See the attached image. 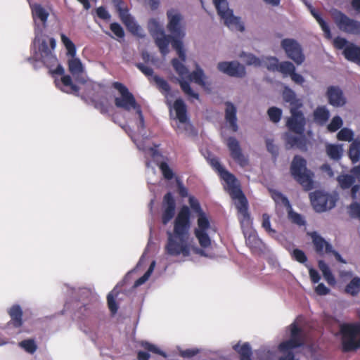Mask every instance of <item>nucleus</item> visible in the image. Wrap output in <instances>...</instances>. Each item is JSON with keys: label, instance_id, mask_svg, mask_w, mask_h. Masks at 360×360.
Segmentation results:
<instances>
[{"label": "nucleus", "instance_id": "obj_4", "mask_svg": "<svg viewBox=\"0 0 360 360\" xmlns=\"http://www.w3.org/2000/svg\"><path fill=\"white\" fill-rule=\"evenodd\" d=\"M34 21V38L30 45L31 56L26 60L32 65L35 70L42 66L51 68L57 62V57L54 53L56 46V40L53 37L49 38L44 34L49 15L46 10L40 4H34L32 8Z\"/></svg>", "mask_w": 360, "mask_h": 360}, {"label": "nucleus", "instance_id": "obj_2", "mask_svg": "<svg viewBox=\"0 0 360 360\" xmlns=\"http://www.w3.org/2000/svg\"><path fill=\"white\" fill-rule=\"evenodd\" d=\"M168 19L167 30L172 34V46L176 51L179 57L182 62L178 59L172 60V65L179 76L178 79L182 91L191 98H199L198 94L195 93L190 86L191 82H194L203 88L206 87L205 81V75L203 70L195 65L196 70L190 73L188 70L183 64L186 60V52L184 49L182 39L185 36V31L181 25L182 15L175 9H169L167 12Z\"/></svg>", "mask_w": 360, "mask_h": 360}, {"label": "nucleus", "instance_id": "obj_25", "mask_svg": "<svg viewBox=\"0 0 360 360\" xmlns=\"http://www.w3.org/2000/svg\"><path fill=\"white\" fill-rule=\"evenodd\" d=\"M8 314L11 316V321L8 323V326H13L14 328H20L23 324L22 309L19 304L13 305Z\"/></svg>", "mask_w": 360, "mask_h": 360}, {"label": "nucleus", "instance_id": "obj_62", "mask_svg": "<svg viewBox=\"0 0 360 360\" xmlns=\"http://www.w3.org/2000/svg\"><path fill=\"white\" fill-rule=\"evenodd\" d=\"M267 150L274 155H276L278 153L277 147L273 143V141L270 139L266 141Z\"/></svg>", "mask_w": 360, "mask_h": 360}, {"label": "nucleus", "instance_id": "obj_48", "mask_svg": "<svg viewBox=\"0 0 360 360\" xmlns=\"http://www.w3.org/2000/svg\"><path fill=\"white\" fill-rule=\"evenodd\" d=\"M342 124L343 121L342 118L340 116H335L328 125V129L331 132H334L339 129Z\"/></svg>", "mask_w": 360, "mask_h": 360}, {"label": "nucleus", "instance_id": "obj_30", "mask_svg": "<svg viewBox=\"0 0 360 360\" xmlns=\"http://www.w3.org/2000/svg\"><path fill=\"white\" fill-rule=\"evenodd\" d=\"M330 117V112L325 106L318 107L314 112V121L319 124H325Z\"/></svg>", "mask_w": 360, "mask_h": 360}, {"label": "nucleus", "instance_id": "obj_50", "mask_svg": "<svg viewBox=\"0 0 360 360\" xmlns=\"http://www.w3.org/2000/svg\"><path fill=\"white\" fill-rule=\"evenodd\" d=\"M268 115L272 122H278L281 120L282 111L278 108L272 107L269 109Z\"/></svg>", "mask_w": 360, "mask_h": 360}, {"label": "nucleus", "instance_id": "obj_5", "mask_svg": "<svg viewBox=\"0 0 360 360\" xmlns=\"http://www.w3.org/2000/svg\"><path fill=\"white\" fill-rule=\"evenodd\" d=\"M207 160L225 181L224 188L234 201L238 212V218L245 237L246 244L252 250L260 249L262 242L258 238L256 231L252 229V221L248 212V200L240 190L237 179L233 174L224 169L217 158L209 157Z\"/></svg>", "mask_w": 360, "mask_h": 360}, {"label": "nucleus", "instance_id": "obj_14", "mask_svg": "<svg viewBox=\"0 0 360 360\" xmlns=\"http://www.w3.org/2000/svg\"><path fill=\"white\" fill-rule=\"evenodd\" d=\"M148 27L161 53L163 56H166L169 53L170 36L165 34L162 25L155 18H152L148 21Z\"/></svg>", "mask_w": 360, "mask_h": 360}, {"label": "nucleus", "instance_id": "obj_32", "mask_svg": "<svg viewBox=\"0 0 360 360\" xmlns=\"http://www.w3.org/2000/svg\"><path fill=\"white\" fill-rule=\"evenodd\" d=\"M120 294L118 287L116 286L114 288V289L108 295L107 300H108V305L109 307L110 311L112 314H115L117 313L118 309V305L116 302V300L118 297V295Z\"/></svg>", "mask_w": 360, "mask_h": 360}, {"label": "nucleus", "instance_id": "obj_44", "mask_svg": "<svg viewBox=\"0 0 360 360\" xmlns=\"http://www.w3.org/2000/svg\"><path fill=\"white\" fill-rule=\"evenodd\" d=\"M354 132L352 129L347 127L342 128L337 134V138L340 141H351L354 138Z\"/></svg>", "mask_w": 360, "mask_h": 360}, {"label": "nucleus", "instance_id": "obj_53", "mask_svg": "<svg viewBox=\"0 0 360 360\" xmlns=\"http://www.w3.org/2000/svg\"><path fill=\"white\" fill-rule=\"evenodd\" d=\"M189 204L192 210L196 213V216H199L201 213H205L201 208L200 205L197 199L193 196L189 198Z\"/></svg>", "mask_w": 360, "mask_h": 360}, {"label": "nucleus", "instance_id": "obj_3", "mask_svg": "<svg viewBox=\"0 0 360 360\" xmlns=\"http://www.w3.org/2000/svg\"><path fill=\"white\" fill-rule=\"evenodd\" d=\"M60 39L67 51L66 55L70 57L68 60V65L71 75L65 74L63 66L58 61L51 68H48L49 74L54 78V82L58 89L66 94L80 97L84 103L89 105L90 96L79 94L81 89L79 85H85L88 77L81 60L76 57V46L70 38L63 33L60 34Z\"/></svg>", "mask_w": 360, "mask_h": 360}, {"label": "nucleus", "instance_id": "obj_23", "mask_svg": "<svg viewBox=\"0 0 360 360\" xmlns=\"http://www.w3.org/2000/svg\"><path fill=\"white\" fill-rule=\"evenodd\" d=\"M338 181L340 185V186L342 189H347L350 187H352L351 192H352V197L354 199L356 198L357 193L360 190V186L359 185H353L355 182V178L353 176V174H342L340 175L338 177Z\"/></svg>", "mask_w": 360, "mask_h": 360}, {"label": "nucleus", "instance_id": "obj_47", "mask_svg": "<svg viewBox=\"0 0 360 360\" xmlns=\"http://www.w3.org/2000/svg\"><path fill=\"white\" fill-rule=\"evenodd\" d=\"M288 217L292 220V221L300 226L304 225L305 224V221L303 217L300 214L295 212L292 210L291 206L288 208Z\"/></svg>", "mask_w": 360, "mask_h": 360}, {"label": "nucleus", "instance_id": "obj_43", "mask_svg": "<svg viewBox=\"0 0 360 360\" xmlns=\"http://www.w3.org/2000/svg\"><path fill=\"white\" fill-rule=\"evenodd\" d=\"M156 262L155 261H153L148 269V271L144 274L143 276L139 278L134 283V287H139L146 283L150 276H151L154 269L155 267Z\"/></svg>", "mask_w": 360, "mask_h": 360}, {"label": "nucleus", "instance_id": "obj_18", "mask_svg": "<svg viewBox=\"0 0 360 360\" xmlns=\"http://www.w3.org/2000/svg\"><path fill=\"white\" fill-rule=\"evenodd\" d=\"M313 243L315 246L316 251L323 255L324 253L329 254L333 253L336 259L342 263H346L345 260L341 257V255L333 249L332 245L326 241L320 235L316 232H313L311 234Z\"/></svg>", "mask_w": 360, "mask_h": 360}, {"label": "nucleus", "instance_id": "obj_58", "mask_svg": "<svg viewBox=\"0 0 360 360\" xmlns=\"http://www.w3.org/2000/svg\"><path fill=\"white\" fill-rule=\"evenodd\" d=\"M137 68L146 76H153V70L151 68L146 66L143 64L139 63L136 65Z\"/></svg>", "mask_w": 360, "mask_h": 360}, {"label": "nucleus", "instance_id": "obj_36", "mask_svg": "<svg viewBox=\"0 0 360 360\" xmlns=\"http://www.w3.org/2000/svg\"><path fill=\"white\" fill-rule=\"evenodd\" d=\"M283 98L285 102L290 103L291 105L298 107L302 105V103L296 99L295 92L288 87L285 88L283 92Z\"/></svg>", "mask_w": 360, "mask_h": 360}, {"label": "nucleus", "instance_id": "obj_40", "mask_svg": "<svg viewBox=\"0 0 360 360\" xmlns=\"http://www.w3.org/2000/svg\"><path fill=\"white\" fill-rule=\"evenodd\" d=\"M279 64L276 57L264 58L262 60V65H264L270 71H278Z\"/></svg>", "mask_w": 360, "mask_h": 360}, {"label": "nucleus", "instance_id": "obj_19", "mask_svg": "<svg viewBox=\"0 0 360 360\" xmlns=\"http://www.w3.org/2000/svg\"><path fill=\"white\" fill-rule=\"evenodd\" d=\"M290 112L291 117L287 122L288 127L290 131L302 134L305 125V119L302 112L294 107L291 108Z\"/></svg>", "mask_w": 360, "mask_h": 360}, {"label": "nucleus", "instance_id": "obj_60", "mask_svg": "<svg viewBox=\"0 0 360 360\" xmlns=\"http://www.w3.org/2000/svg\"><path fill=\"white\" fill-rule=\"evenodd\" d=\"M199 352V350L197 349H188L186 350H182L180 352V354L181 356L185 358H190Z\"/></svg>", "mask_w": 360, "mask_h": 360}, {"label": "nucleus", "instance_id": "obj_41", "mask_svg": "<svg viewBox=\"0 0 360 360\" xmlns=\"http://www.w3.org/2000/svg\"><path fill=\"white\" fill-rule=\"evenodd\" d=\"M358 141H353L350 146L349 155L352 162H357L360 159V145Z\"/></svg>", "mask_w": 360, "mask_h": 360}, {"label": "nucleus", "instance_id": "obj_38", "mask_svg": "<svg viewBox=\"0 0 360 360\" xmlns=\"http://www.w3.org/2000/svg\"><path fill=\"white\" fill-rule=\"evenodd\" d=\"M295 71V65L289 61H284L279 64L278 72H280L283 77L291 76Z\"/></svg>", "mask_w": 360, "mask_h": 360}, {"label": "nucleus", "instance_id": "obj_64", "mask_svg": "<svg viewBox=\"0 0 360 360\" xmlns=\"http://www.w3.org/2000/svg\"><path fill=\"white\" fill-rule=\"evenodd\" d=\"M290 77L292 80L296 84H302L304 82V77L301 75L296 73L295 71L293 72Z\"/></svg>", "mask_w": 360, "mask_h": 360}, {"label": "nucleus", "instance_id": "obj_16", "mask_svg": "<svg viewBox=\"0 0 360 360\" xmlns=\"http://www.w3.org/2000/svg\"><path fill=\"white\" fill-rule=\"evenodd\" d=\"M281 47L284 49L287 56L292 60L297 65L304 60V56L298 42L292 39H285L281 41Z\"/></svg>", "mask_w": 360, "mask_h": 360}, {"label": "nucleus", "instance_id": "obj_63", "mask_svg": "<svg viewBox=\"0 0 360 360\" xmlns=\"http://www.w3.org/2000/svg\"><path fill=\"white\" fill-rule=\"evenodd\" d=\"M309 271L311 281L314 283H318L321 278L319 272L312 268H309Z\"/></svg>", "mask_w": 360, "mask_h": 360}, {"label": "nucleus", "instance_id": "obj_24", "mask_svg": "<svg viewBox=\"0 0 360 360\" xmlns=\"http://www.w3.org/2000/svg\"><path fill=\"white\" fill-rule=\"evenodd\" d=\"M327 96L329 103L333 106H342L346 103V99L343 95V93L342 90L338 87H328L327 91Z\"/></svg>", "mask_w": 360, "mask_h": 360}, {"label": "nucleus", "instance_id": "obj_28", "mask_svg": "<svg viewBox=\"0 0 360 360\" xmlns=\"http://www.w3.org/2000/svg\"><path fill=\"white\" fill-rule=\"evenodd\" d=\"M343 54L348 60L360 64V47L350 43L345 47Z\"/></svg>", "mask_w": 360, "mask_h": 360}, {"label": "nucleus", "instance_id": "obj_61", "mask_svg": "<svg viewBox=\"0 0 360 360\" xmlns=\"http://www.w3.org/2000/svg\"><path fill=\"white\" fill-rule=\"evenodd\" d=\"M315 291L319 295H326L329 293L330 290L323 283H319L316 287Z\"/></svg>", "mask_w": 360, "mask_h": 360}, {"label": "nucleus", "instance_id": "obj_57", "mask_svg": "<svg viewBox=\"0 0 360 360\" xmlns=\"http://www.w3.org/2000/svg\"><path fill=\"white\" fill-rule=\"evenodd\" d=\"M112 3L116 8L117 12L119 13L120 17L122 13H126L129 12L127 8L124 6V4L122 0H112Z\"/></svg>", "mask_w": 360, "mask_h": 360}, {"label": "nucleus", "instance_id": "obj_29", "mask_svg": "<svg viewBox=\"0 0 360 360\" xmlns=\"http://www.w3.org/2000/svg\"><path fill=\"white\" fill-rule=\"evenodd\" d=\"M307 7L309 8L311 14L314 17L320 27H321L323 32H324L325 37L328 39H331L332 34L330 32V27L327 22L323 19L321 14L316 11L311 5L306 4Z\"/></svg>", "mask_w": 360, "mask_h": 360}, {"label": "nucleus", "instance_id": "obj_8", "mask_svg": "<svg viewBox=\"0 0 360 360\" xmlns=\"http://www.w3.org/2000/svg\"><path fill=\"white\" fill-rule=\"evenodd\" d=\"M133 141L136 145L139 150L143 151L146 159V167L152 173L155 172V169L151 166L152 162L158 165L162 172L165 179L170 180L174 176L172 169L165 161L164 157L159 153L156 146H152L150 140L146 138H136L131 136Z\"/></svg>", "mask_w": 360, "mask_h": 360}, {"label": "nucleus", "instance_id": "obj_21", "mask_svg": "<svg viewBox=\"0 0 360 360\" xmlns=\"http://www.w3.org/2000/svg\"><path fill=\"white\" fill-rule=\"evenodd\" d=\"M175 201L170 193H167L163 199L162 221L166 225L175 214Z\"/></svg>", "mask_w": 360, "mask_h": 360}, {"label": "nucleus", "instance_id": "obj_54", "mask_svg": "<svg viewBox=\"0 0 360 360\" xmlns=\"http://www.w3.org/2000/svg\"><path fill=\"white\" fill-rule=\"evenodd\" d=\"M292 257L297 262L300 263H304L307 262V257L304 252L299 249H294L291 252Z\"/></svg>", "mask_w": 360, "mask_h": 360}, {"label": "nucleus", "instance_id": "obj_37", "mask_svg": "<svg viewBox=\"0 0 360 360\" xmlns=\"http://www.w3.org/2000/svg\"><path fill=\"white\" fill-rule=\"evenodd\" d=\"M240 57L248 65H253L255 67L262 66V60L251 53H243L240 55Z\"/></svg>", "mask_w": 360, "mask_h": 360}, {"label": "nucleus", "instance_id": "obj_35", "mask_svg": "<svg viewBox=\"0 0 360 360\" xmlns=\"http://www.w3.org/2000/svg\"><path fill=\"white\" fill-rule=\"evenodd\" d=\"M233 349L240 354V360H252L250 359L252 354L251 347L248 343L245 342L241 347H239L238 345H235Z\"/></svg>", "mask_w": 360, "mask_h": 360}, {"label": "nucleus", "instance_id": "obj_56", "mask_svg": "<svg viewBox=\"0 0 360 360\" xmlns=\"http://www.w3.org/2000/svg\"><path fill=\"white\" fill-rule=\"evenodd\" d=\"M95 108L99 110L101 113L105 114L109 112L110 105L106 100H104L96 103L95 104Z\"/></svg>", "mask_w": 360, "mask_h": 360}, {"label": "nucleus", "instance_id": "obj_17", "mask_svg": "<svg viewBox=\"0 0 360 360\" xmlns=\"http://www.w3.org/2000/svg\"><path fill=\"white\" fill-rule=\"evenodd\" d=\"M289 329L290 330V340L281 342L278 346L279 350L283 352L301 347L304 344L302 332L297 326L296 322L292 323L289 326Z\"/></svg>", "mask_w": 360, "mask_h": 360}, {"label": "nucleus", "instance_id": "obj_15", "mask_svg": "<svg viewBox=\"0 0 360 360\" xmlns=\"http://www.w3.org/2000/svg\"><path fill=\"white\" fill-rule=\"evenodd\" d=\"M333 16L335 23L341 31L354 35L360 34L359 21L351 19L338 11L333 12Z\"/></svg>", "mask_w": 360, "mask_h": 360}, {"label": "nucleus", "instance_id": "obj_9", "mask_svg": "<svg viewBox=\"0 0 360 360\" xmlns=\"http://www.w3.org/2000/svg\"><path fill=\"white\" fill-rule=\"evenodd\" d=\"M113 87L119 92V95L115 98V104L117 108H122L127 111L134 110L138 115L139 121L138 128L144 127V119L140 105L136 102L134 95L129 91L127 87L120 82L113 83Z\"/></svg>", "mask_w": 360, "mask_h": 360}, {"label": "nucleus", "instance_id": "obj_27", "mask_svg": "<svg viewBox=\"0 0 360 360\" xmlns=\"http://www.w3.org/2000/svg\"><path fill=\"white\" fill-rule=\"evenodd\" d=\"M225 117L233 131L238 130L236 108L231 103H226Z\"/></svg>", "mask_w": 360, "mask_h": 360}, {"label": "nucleus", "instance_id": "obj_12", "mask_svg": "<svg viewBox=\"0 0 360 360\" xmlns=\"http://www.w3.org/2000/svg\"><path fill=\"white\" fill-rule=\"evenodd\" d=\"M217 13L224 24L231 30L243 31L244 26L240 19L235 16L233 11L229 8L226 0H213Z\"/></svg>", "mask_w": 360, "mask_h": 360}, {"label": "nucleus", "instance_id": "obj_7", "mask_svg": "<svg viewBox=\"0 0 360 360\" xmlns=\"http://www.w3.org/2000/svg\"><path fill=\"white\" fill-rule=\"evenodd\" d=\"M153 80L155 82L160 91L165 94L167 104L169 107L170 116L173 120L172 126L178 134H189L192 130V125L190 123L187 115L186 105L182 99H176L172 105L168 96L170 92V87L168 83L162 78L154 75Z\"/></svg>", "mask_w": 360, "mask_h": 360}, {"label": "nucleus", "instance_id": "obj_49", "mask_svg": "<svg viewBox=\"0 0 360 360\" xmlns=\"http://www.w3.org/2000/svg\"><path fill=\"white\" fill-rule=\"evenodd\" d=\"M141 345L143 348H145L146 349L150 352L160 354L164 357H166V354L155 345L150 344L148 342H142Z\"/></svg>", "mask_w": 360, "mask_h": 360}, {"label": "nucleus", "instance_id": "obj_1", "mask_svg": "<svg viewBox=\"0 0 360 360\" xmlns=\"http://www.w3.org/2000/svg\"><path fill=\"white\" fill-rule=\"evenodd\" d=\"M197 226L194 234L202 248L193 245V238L190 235V210L187 206L181 207L174 221L172 231H168L167 242L165 245L167 253L172 256L182 255L188 257L191 250L200 256L212 258L214 255L205 249L211 246V236L216 232L211 224L210 219L206 213L196 216Z\"/></svg>", "mask_w": 360, "mask_h": 360}, {"label": "nucleus", "instance_id": "obj_39", "mask_svg": "<svg viewBox=\"0 0 360 360\" xmlns=\"http://www.w3.org/2000/svg\"><path fill=\"white\" fill-rule=\"evenodd\" d=\"M271 197L276 205H283L287 209L291 206L288 198L281 193L276 191H271Z\"/></svg>", "mask_w": 360, "mask_h": 360}, {"label": "nucleus", "instance_id": "obj_22", "mask_svg": "<svg viewBox=\"0 0 360 360\" xmlns=\"http://www.w3.org/2000/svg\"><path fill=\"white\" fill-rule=\"evenodd\" d=\"M227 146L231 152V157L242 167L248 164V160L241 153L239 142L233 137L227 140Z\"/></svg>", "mask_w": 360, "mask_h": 360}, {"label": "nucleus", "instance_id": "obj_52", "mask_svg": "<svg viewBox=\"0 0 360 360\" xmlns=\"http://www.w3.org/2000/svg\"><path fill=\"white\" fill-rule=\"evenodd\" d=\"M348 212L351 217L360 219V204L356 202L352 203L348 207Z\"/></svg>", "mask_w": 360, "mask_h": 360}, {"label": "nucleus", "instance_id": "obj_6", "mask_svg": "<svg viewBox=\"0 0 360 360\" xmlns=\"http://www.w3.org/2000/svg\"><path fill=\"white\" fill-rule=\"evenodd\" d=\"M68 298L64 309L72 314L79 329L85 335L90 332V289L87 288H71L66 285Z\"/></svg>", "mask_w": 360, "mask_h": 360}, {"label": "nucleus", "instance_id": "obj_42", "mask_svg": "<svg viewBox=\"0 0 360 360\" xmlns=\"http://www.w3.org/2000/svg\"><path fill=\"white\" fill-rule=\"evenodd\" d=\"M360 291V278H354L346 287V292L352 295L358 294Z\"/></svg>", "mask_w": 360, "mask_h": 360}, {"label": "nucleus", "instance_id": "obj_46", "mask_svg": "<svg viewBox=\"0 0 360 360\" xmlns=\"http://www.w3.org/2000/svg\"><path fill=\"white\" fill-rule=\"evenodd\" d=\"M303 141V137L300 136H293L288 134H286V142L287 144L291 147L297 146L302 150L304 149V146L302 145V141Z\"/></svg>", "mask_w": 360, "mask_h": 360}, {"label": "nucleus", "instance_id": "obj_45", "mask_svg": "<svg viewBox=\"0 0 360 360\" xmlns=\"http://www.w3.org/2000/svg\"><path fill=\"white\" fill-rule=\"evenodd\" d=\"M262 227L265 229V231L271 236V237H276V230L273 229L271 227V222H270V217L267 214H264L262 215Z\"/></svg>", "mask_w": 360, "mask_h": 360}, {"label": "nucleus", "instance_id": "obj_59", "mask_svg": "<svg viewBox=\"0 0 360 360\" xmlns=\"http://www.w3.org/2000/svg\"><path fill=\"white\" fill-rule=\"evenodd\" d=\"M97 15L103 20H108L110 18V15L108 11L103 7H99L96 10Z\"/></svg>", "mask_w": 360, "mask_h": 360}, {"label": "nucleus", "instance_id": "obj_11", "mask_svg": "<svg viewBox=\"0 0 360 360\" xmlns=\"http://www.w3.org/2000/svg\"><path fill=\"white\" fill-rule=\"evenodd\" d=\"M307 162L300 156H295L291 164V173L293 177L306 189L313 188V173L306 167Z\"/></svg>", "mask_w": 360, "mask_h": 360}, {"label": "nucleus", "instance_id": "obj_10", "mask_svg": "<svg viewBox=\"0 0 360 360\" xmlns=\"http://www.w3.org/2000/svg\"><path fill=\"white\" fill-rule=\"evenodd\" d=\"M337 335L340 336L344 352L356 350L360 347V323H342Z\"/></svg>", "mask_w": 360, "mask_h": 360}, {"label": "nucleus", "instance_id": "obj_31", "mask_svg": "<svg viewBox=\"0 0 360 360\" xmlns=\"http://www.w3.org/2000/svg\"><path fill=\"white\" fill-rule=\"evenodd\" d=\"M326 150L328 157L334 160L340 159L343 153L342 146L340 144H327Z\"/></svg>", "mask_w": 360, "mask_h": 360}, {"label": "nucleus", "instance_id": "obj_20", "mask_svg": "<svg viewBox=\"0 0 360 360\" xmlns=\"http://www.w3.org/2000/svg\"><path fill=\"white\" fill-rule=\"evenodd\" d=\"M217 68L219 71L229 76L242 77L245 75V67L238 62H221Z\"/></svg>", "mask_w": 360, "mask_h": 360}, {"label": "nucleus", "instance_id": "obj_33", "mask_svg": "<svg viewBox=\"0 0 360 360\" xmlns=\"http://www.w3.org/2000/svg\"><path fill=\"white\" fill-rule=\"evenodd\" d=\"M319 268L321 271L325 280L329 285H334L336 283L335 277L333 276L329 266L323 260L319 261Z\"/></svg>", "mask_w": 360, "mask_h": 360}, {"label": "nucleus", "instance_id": "obj_13", "mask_svg": "<svg viewBox=\"0 0 360 360\" xmlns=\"http://www.w3.org/2000/svg\"><path fill=\"white\" fill-rule=\"evenodd\" d=\"M310 200L314 209L318 212H323L335 206L338 194L337 193L329 194L318 191L310 194Z\"/></svg>", "mask_w": 360, "mask_h": 360}, {"label": "nucleus", "instance_id": "obj_55", "mask_svg": "<svg viewBox=\"0 0 360 360\" xmlns=\"http://www.w3.org/2000/svg\"><path fill=\"white\" fill-rule=\"evenodd\" d=\"M349 44L350 43L346 39L340 37H336L333 40V44L335 47L338 49L345 50V47Z\"/></svg>", "mask_w": 360, "mask_h": 360}, {"label": "nucleus", "instance_id": "obj_26", "mask_svg": "<svg viewBox=\"0 0 360 360\" xmlns=\"http://www.w3.org/2000/svg\"><path fill=\"white\" fill-rule=\"evenodd\" d=\"M120 18L130 32L139 37L143 36L141 27L137 24L129 12L124 14L122 13Z\"/></svg>", "mask_w": 360, "mask_h": 360}, {"label": "nucleus", "instance_id": "obj_51", "mask_svg": "<svg viewBox=\"0 0 360 360\" xmlns=\"http://www.w3.org/2000/svg\"><path fill=\"white\" fill-rule=\"evenodd\" d=\"M110 30L112 32V33L115 34V36L117 37V40H120V39H123L124 37V32L122 26L117 23L113 22L110 25Z\"/></svg>", "mask_w": 360, "mask_h": 360}, {"label": "nucleus", "instance_id": "obj_34", "mask_svg": "<svg viewBox=\"0 0 360 360\" xmlns=\"http://www.w3.org/2000/svg\"><path fill=\"white\" fill-rule=\"evenodd\" d=\"M18 346L28 354H33L37 349V345L33 338H28L20 341Z\"/></svg>", "mask_w": 360, "mask_h": 360}]
</instances>
